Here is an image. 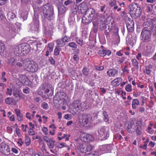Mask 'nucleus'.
Here are the masks:
<instances>
[{"label":"nucleus","mask_w":156,"mask_h":156,"mask_svg":"<svg viewBox=\"0 0 156 156\" xmlns=\"http://www.w3.org/2000/svg\"><path fill=\"white\" fill-rule=\"evenodd\" d=\"M23 63L24 69L32 73L36 72L38 70V66L37 63L34 61H30L28 59H24Z\"/></svg>","instance_id":"f257e3e1"},{"label":"nucleus","mask_w":156,"mask_h":156,"mask_svg":"<svg viewBox=\"0 0 156 156\" xmlns=\"http://www.w3.org/2000/svg\"><path fill=\"white\" fill-rule=\"evenodd\" d=\"M49 4L44 5L43 14L44 18L47 19L49 21L52 20L54 19V13L53 9L49 6Z\"/></svg>","instance_id":"f03ea898"},{"label":"nucleus","mask_w":156,"mask_h":156,"mask_svg":"<svg viewBox=\"0 0 156 156\" xmlns=\"http://www.w3.org/2000/svg\"><path fill=\"white\" fill-rule=\"evenodd\" d=\"M151 29L148 27H145L142 30L141 34V37L143 42L148 43L151 40Z\"/></svg>","instance_id":"7ed1b4c3"},{"label":"nucleus","mask_w":156,"mask_h":156,"mask_svg":"<svg viewBox=\"0 0 156 156\" xmlns=\"http://www.w3.org/2000/svg\"><path fill=\"white\" fill-rule=\"evenodd\" d=\"M77 149L81 153H86L91 150L92 147L90 144L84 142L78 144Z\"/></svg>","instance_id":"20e7f679"},{"label":"nucleus","mask_w":156,"mask_h":156,"mask_svg":"<svg viewBox=\"0 0 156 156\" xmlns=\"http://www.w3.org/2000/svg\"><path fill=\"white\" fill-rule=\"evenodd\" d=\"M109 128L107 127H104L99 128L98 133L100 136L103 140H105L109 136Z\"/></svg>","instance_id":"39448f33"},{"label":"nucleus","mask_w":156,"mask_h":156,"mask_svg":"<svg viewBox=\"0 0 156 156\" xmlns=\"http://www.w3.org/2000/svg\"><path fill=\"white\" fill-rule=\"evenodd\" d=\"M130 11L132 12L137 17H139L141 15V12L140 9L138 8L136 3H132L129 5Z\"/></svg>","instance_id":"423d86ee"},{"label":"nucleus","mask_w":156,"mask_h":156,"mask_svg":"<svg viewBox=\"0 0 156 156\" xmlns=\"http://www.w3.org/2000/svg\"><path fill=\"white\" fill-rule=\"evenodd\" d=\"M81 120L84 125H89L92 121V117L90 115L87 113L83 114L82 116Z\"/></svg>","instance_id":"0eeeda50"},{"label":"nucleus","mask_w":156,"mask_h":156,"mask_svg":"<svg viewBox=\"0 0 156 156\" xmlns=\"http://www.w3.org/2000/svg\"><path fill=\"white\" fill-rule=\"evenodd\" d=\"M31 31H37L39 28V22L38 17L35 16L34 17L32 22L30 26Z\"/></svg>","instance_id":"6e6552de"},{"label":"nucleus","mask_w":156,"mask_h":156,"mask_svg":"<svg viewBox=\"0 0 156 156\" xmlns=\"http://www.w3.org/2000/svg\"><path fill=\"white\" fill-rule=\"evenodd\" d=\"M41 89L44 91L45 93H48L50 91H52L53 88L52 86L47 83H43L41 85Z\"/></svg>","instance_id":"1a4fd4ad"},{"label":"nucleus","mask_w":156,"mask_h":156,"mask_svg":"<svg viewBox=\"0 0 156 156\" xmlns=\"http://www.w3.org/2000/svg\"><path fill=\"white\" fill-rule=\"evenodd\" d=\"M136 128L135 129V131L137 135L140 136L142 133V124L141 121L137 120L136 123Z\"/></svg>","instance_id":"9d476101"},{"label":"nucleus","mask_w":156,"mask_h":156,"mask_svg":"<svg viewBox=\"0 0 156 156\" xmlns=\"http://www.w3.org/2000/svg\"><path fill=\"white\" fill-rule=\"evenodd\" d=\"M21 45L23 55H25L28 54L30 51V45L24 43L21 44Z\"/></svg>","instance_id":"9b49d317"},{"label":"nucleus","mask_w":156,"mask_h":156,"mask_svg":"<svg viewBox=\"0 0 156 156\" xmlns=\"http://www.w3.org/2000/svg\"><path fill=\"white\" fill-rule=\"evenodd\" d=\"M1 147L3 154L7 155L10 154V150L8 145L5 143H2L1 145Z\"/></svg>","instance_id":"f8f14e48"},{"label":"nucleus","mask_w":156,"mask_h":156,"mask_svg":"<svg viewBox=\"0 0 156 156\" xmlns=\"http://www.w3.org/2000/svg\"><path fill=\"white\" fill-rule=\"evenodd\" d=\"M74 110L76 112H80V110L82 111V107L81 103L78 101H74L73 103Z\"/></svg>","instance_id":"ddd939ff"},{"label":"nucleus","mask_w":156,"mask_h":156,"mask_svg":"<svg viewBox=\"0 0 156 156\" xmlns=\"http://www.w3.org/2000/svg\"><path fill=\"white\" fill-rule=\"evenodd\" d=\"M136 127L134 122L133 121H131L127 127V130L129 133H133L135 131Z\"/></svg>","instance_id":"4468645a"},{"label":"nucleus","mask_w":156,"mask_h":156,"mask_svg":"<svg viewBox=\"0 0 156 156\" xmlns=\"http://www.w3.org/2000/svg\"><path fill=\"white\" fill-rule=\"evenodd\" d=\"M111 53L110 51L107 49H102L98 51V54L101 56H104L106 55H109L111 54Z\"/></svg>","instance_id":"2eb2a0df"},{"label":"nucleus","mask_w":156,"mask_h":156,"mask_svg":"<svg viewBox=\"0 0 156 156\" xmlns=\"http://www.w3.org/2000/svg\"><path fill=\"white\" fill-rule=\"evenodd\" d=\"M21 44L16 46L14 48V53L16 55H22V53L21 49Z\"/></svg>","instance_id":"dca6fc26"},{"label":"nucleus","mask_w":156,"mask_h":156,"mask_svg":"<svg viewBox=\"0 0 156 156\" xmlns=\"http://www.w3.org/2000/svg\"><path fill=\"white\" fill-rule=\"evenodd\" d=\"M122 80L121 78L118 77L111 82V84L114 87H117L119 85Z\"/></svg>","instance_id":"f3484780"},{"label":"nucleus","mask_w":156,"mask_h":156,"mask_svg":"<svg viewBox=\"0 0 156 156\" xmlns=\"http://www.w3.org/2000/svg\"><path fill=\"white\" fill-rule=\"evenodd\" d=\"M101 149L104 153H108L111 152L112 147L110 144H105L102 146Z\"/></svg>","instance_id":"a211bd4d"},{"label":"nucleus","mask_w":156,"mask_h":156,"mask_svg":"<svg viewBox=\"0 0 156 156\" xmlns=\"http://www.w3.org/2000/svg\"><path fill=\"white\" fill-rule=\"evenodd\" d=\"M117 70L115 69H112L107 72L108 75L110 77H114L118 73Z\"/></svg>","instance_id":"6ab92c4d"},{"label":"nucleus","mask_w":156,"mask_h":156,"mask_svg":"<svg viewBox=\"0 0 156 156\" xmlns=\"http://www.w3.org/2000/svg\"><path fill=\"white\" fill-rule=\"evenodd\" d=\"M15 112L16 115L17 119L19 121H21L23 120V115L20 110L16 109Z\"/></svg>","instance_id":"aec40b11"},{"label":"nucleus","mask_w":156,"mask_h":156,"mask_svg":"<svg viewBox=\"0 0 156 156\" xmlns=\"http://www.w3.org/2000/svg\"><path fill=\"white\" fill-rule=\"evenodd\" d=\"M92 20L91 18H90L88 16L87 18L83 16L82 18V22L84 24L87 25L91 22Z\"/></svg>","instance_id":"412c9836"},{"label":"nucleus","mask_w":156,"mask_h":156,"mask_svg":"<svg viewBox=\"0 0 156 156\" xmlns=\"http://www.w3.org/2000/svg\"><path fill=\"white\" fill-rule=\"evenodd\" d=\"M83 140L85 142H89L92 141L94 139V137L89 134H87L85 135L83 137Z\"/></svg>","instance_id":"4be33fe9"},{"label":"nucleus","mask_w":156,"mask_h":156,"mask_svg":"<svg viewBox=\"0 0 156 156\" xmlns=\"http://www.w3.org/2000/svg\"><path fill=\"white\" fill-rule=\"evenodd\" d=\"M58 13L60 14L64 13L66 11V8L64 5H61L58 7Z\"/></svg>","instance_id":"5701e85b"},{"label":"nucleus","mask_w":156,"mask_h":156,"mask_svg":"<svg viewBox=\"0 0 156 156\" xmlns=\"http://www.w3.org/2000/svg\"><path fill=\"white\" fill-rule=\"evenodd\" d=\"M134 22L133 21L130 22V24L129 23H127L126 24V27L128 31L129 32H131L133 31V30Z\"/></svg>","instance_id":"b1692460"},{"label":"nucleus","mask_w":156,"mask_h":156,"mask_svg":"<svg viewBox=\"0 0 156 156\" xmlns=\"http://www.w3.org/2000/svg\"><path fill=\"white\" fill-rule=\"evenodd\" d=\"M140 104V102L137 99H134L132 102V108L133 109H135L137 106Z\"/></svg>","instance_id":"393cba45"},{"label":"nucleus","mask_w":156,"mask_h":156,"mask_svg":"<svg viewBox=\"0 0 156 156\" xmlns=\"http://www.w3.org/2000/svg\"><path fill=\"white\" fill-rule=\"evenodd\" d=\"M82 107V111L84 109H87L90 107L89 103L87 101H84L81 103Z\"/></svg>","instance_id":"a878e982"},{"label":"nucleus","mask_w":156,"mask_h":156,"mask_svg":"<svg viewBox=\"0 0 156 156\" xmlns=\"http://www.w3.org/2000/svg\"><path fill=\"white\" fill-rule=\"evenodd\" d=\"M7 36L10 38L13 37L16 35V32L12 30H9V31H6Z\"/></svg>","instance_id":"bb28decb"},{"label":"nucleus","mask_w":156,"mask_h":156,"mask_svg":"<svg viewBox=\"0 0 156 156\" xmlns=\"http://www.w3.org/2000/svg\"><path fill=\"white\" fill-rule=\"evenodd\" d=\"M15 59L13 57H11L8 59L7 62L8 64L13 66L15 64Z\"/></svg>","instance_id":"cd10ccee"},{"label":"nucleus","mask_w":156,"mask_h":156,"mask_svg":"<svg viewBox=\"0 0 156 156\" xmlns=\"http://www.w3.org/2000/svg\"><path fill=\"white\" fill-rule=\"evenodd\" d=\"M79 7L80 8H82V9H83V11H82V13H84L86 12L87 10V7L86 2H82L80 4Z\"/></svg>","instance_id":"c85d7f7f"},{"label":"nucleus","mask_w":156,"mask_h":156,"mask_svg":"<svg viewBox=\"0 0 156 156\" xmlns=\"http://www.w3.org/2000/svg\"><path fill=\"white\" fill-rule=\"evenodd\" d=\"M56 42L57 46H58L63 47L65 45L64 41L62 38L58 39Z\"/></svg>","instance_id":"c756f323"},{"label":"nucleus","mask_w":156,"mask_h":156,"mask_svg":"<svg viewBox=\"0 0 156 156\" xmlns=\"http://www.w3.org/2000/svg\"><path fill=\"white\" fill-rule=\"evenodd\" d=\"M55 143V141L54 140H50L47 143V144L48 146V147L49 148L53 149L54 147V144Z\"/></svg>","instance_id":"7c9ffc66"},{"label":"nucleus","mask_w":156,"mask_h":156,"mask_svg":"<svg viewBox=\"0 0 156 156\" xmlns=\"http://www.w3.org/2000/svg\"><path fill=\"white\" fill-rule=\"evenodd\" d=\"M152 68V65H150L146 66L145 69L146 70V73L147 74L149 75L151 71V69Z\"/></svg>","instance_id":"2f4dec72"},{"label":"nucleus","mask_w":156,"mask_h":156,"mask_svg":"<svg viewBox=\"0 0 156 156\" xmlns=\"http://www.w3.org/2000/svg\"><path fill=\"white\" fill-rule=\"evenodd\" d=\"M131 62L132 65L135 68L138 69L139 68V66L138 65V62L137 60L135 59H132Z\"/></svg>","instance_id":"473e14b6"},{"label":"nucleus","mask_w":156,"mask_h":156,"mask_svg":"<svg viewBox=\"0 0 156 156\" xmlns=\"http://www.w3.org/2000/svg\"><path fill=\"white\" fill-rule=\"evenodd\" d=\"M54 47V44L52 43H49L48 44L47 46V50L50 52H51L53 50Z\"/></svg>","instance_id":"72a5a7b5"},{"label":"nucleus","mask_w":156,"mask_h":156,"mask_svg":"<svg viewBox=\"0 0 156 156\" xmlns=\"http://www.w3.org/2000/svg\"><path fill=\"white\" fill-rule=\"evenodd\" d=\"M27 77L25 75H20L19 78V80L23 84L25 80H26Z\"/></svg>","instance_id":"f704fd0d"},{"label":"nucleus","mask_w":156,"mask_h":156,"mask_svg":"<svg viewBox=\"0 0 156 156\" xmlns=\"http://www.w3.org/2000/svg\"><path fill=\"white\" fill-rule=\"evenodd\" d=\"M89 70L86 67H84L83 68L82 72L83 74L86 76H87L89 74Z\"/></svg>","instance_id":"c9c22d12"},{"label":"nucleus","mask_w":156,"mask_h":156,"mask_svg":"<svg viewBox=\"0 0 156 156\" xmlns=\"http://www.w3.org/2000/svg\"><path fill=\"white\" fill-rule=\"evenodd\" d=\"M14 101V100L11 98H7L5 100L6 104L10 105Z\"/></svg>","instance_id":"e433bc0d"},{"label":"nucleus","mask_w":156,"mask_h":156,"mask_svg":"<svg viewBox=\"0 0 156 156\" xmlns=\"http://www.w3.org/2000/svg\"><path fill=\"white\" fill-rule=\"evenodd\" d=\"M102 113L104 116L103 119L104 121L105 122H107L108 121V115L105 111H103Z\"/></svg>","instance_id":"4c0bfd02"},{"label":"nucleus","mask_w":156,"mask_h":156,"mask_svg":"<svg viewBox=\"0 0 156 156\" xmlns=\"http://www.w3.org/2000/svg\"><path fill=\"white\" fill-rule=\"evenodd\" d=\"M23 84L25 85L26 86H30L32 84V82L27 77V79H26V80H25L24 82H23Z\"/></svg>","instance_id":"58836bf2"},{"label":"nucleus","mask_w":156,"mask_h":156,"mask_svg":"<svg viewBox=\"0 0 156 156\" xmlns=\"http://www.w3.org/2000/svg\"><path fill=\"white\" fill-rule=\"evenodd\" d=\"M5 46L4 44L0 42V54L1 55L4 51Z\"/></svg>","instance_id":"ea45409f"},{"label":"nucleus","mask_w":156,"mask_h":156,"mask_svg":"<svg viewBox=\"0 0 156 156\" xmlns=\"http://www.w3.org/2000/svg\"><path fill=\"white\" fill-rule=\"evenodd\" d=\"M8 18V19H12L15 18V14L12 12H9L7 14Z\"/></svg>","instance_id":"a19ab883"},{"label":"nucleus","mask_w":156,"mask_h":156,"mask_svg":"<svg viewBox=\"0 0 156 156\" xmlns=\"http://www.w3.org/2000/svg\"><path fill=\"white\" fill-rule=\"evenodd\" d=\"M90 13L89 14L88 16L90 18H91V19L92 20L93 18V17L94 16V14L95 13V11L93 9H90Z\"/></svg>","instance_id":"79ce46f5"},{"label":"nucleus","mask_w":156,"mask_h":156,"mask_svg":"<svg viewBox=\"0 0 156 156\" xmlns=\"http://www.w3.org/2000/svg\"><path fill=\"white\" fill-rule=\"evenodd\" d=\"M125 89L127 92H131L132 90L131 85L129 84L126 85L125 86Z\"/></svg>","instance_id":"37998d69"},{"label":"nucleus","mask_w":156,"mask_h":156,"mask_svg":"<svg viewBox=\"0 0 156 156\" xmlns=\"http://www.w3.org/2000/svg\"><path fill=\"white\" fill-rule=\"evenodd\" d=\"M69 46L73 48V50H75L77 48V46L76 44L74 42H72L70 43H69L68 44Z\"/></svg>","instance_id":"c03bdc74"},{"label":"nucleus","mask_w":156,"mask_h":156,"mask_svg":"<svg viewBox=\"0 0 156 156\" xmlns=\"http://www.w3.org/2000/svg\"><path fill=\"white\" fill-rule=\"evenodd\" d=\"M6 73L5 72H3L2 73L1 80L3 82H5L7 79L5 77Z\"/></svg>","instance_id":"a18cd8bd"},{"label":"nucleus","mask_w":156,"mask_h":156,"mask_svg":"<svg viewBox=\"0 0 156 156\" xmlns=\"http://www.w3.org/2000/svg\"><path fill=\"white\" fill-rule=\"evenodd\" d=\"M76 41L77 43L82 46L83 44V40L81 38H77L76 39Z\"/></svg>","instance_id":"49530a36"},{"label":"nucleus","mask_w":156,"mask_h":156,"mask_svg":"<svg viewBox=\"0 0 156 156\" xmlns=\"http://www.w3.org/2000/svg\"><path fill=\"white\" fill-rule=\"evenodd\" d=\"M101 20L100 22L102 24H104L105 23V16L104 15H101L100 16Z\"/></svg>","instance_id":"de8ad7c7"},{"label":"nucleus","mask_w":156,"mask_h":156,"mask_svg":"<svg viewBox=\"0 0 156 156\" xmlns=\"http://www.w3.org/2000/svg\"><path fill=\"white\" fill-rule=\"evenodd\" d=\"M67 135L65 134H64L63 136L62 137H58V138L59 140H61L62 139L66 138V141H67L69 140V138L67 137Z\"/></svg>","instance_id":"09e8293b"},{"label":"nucleus","mask_w":156,"mask_h":156,"mask_svg":"<svg viewBox=\"0 0 156 156\" xmlns=\"http://www.w3.org/2000/svg\"><path fill=\"white\" fill-rule=\"evenodd\" d=\"M64 95H66V94H65V93L63 92H60L57 93L56 94V96L57 97H58V98H63L61 97V96H63Z\"/></svg>","instance_id":"8fccbe9b"},{"label":"nucleus","mask_w":156,"mask_h":156,"mask_svg":"<svg viewBox=\"0 0 156 156\" xmlns=\"http://www.w3.org/2000/svg\"><path fill=\"white\" fill-rule=\"evenodd\" d=\"M64 41V43L68 42L69 41V38L66 36H65L63 38H62Z\"/></svg>","instance_id":"3c124183"},{"label":"nucleus","mask_w":156,"mask_h":156,"mask_svg":"<svg viewBox=\"0 0 156 156\" xmlns=\"http://www.w3.org/2000/svg\"><path fill=\"white\" fill-rule=\"evenodd\" d=\"M59 49L58 48L55 47L54 51V54L55 55H58L59 54L60 51Z\"/></svg>","instance_id":"603ef678"},{"label":"nucleus","mask_w":156,"mask_h":156,"mask_svg":"<svg viewBox=\"0 0 156 156\" xmlns=\"http://www.w3.org/2000/svg\"><path fill=\"white\" fill-rule=\"evenodd\" d=\"M42 107L44 109H47L48 108V104L46 102H43L42 104Z\"/></svg>","instance_id":"864d4df0"},{"label":"nucleus","mask_w":156,"mask_h":156,"mask_svg":"<svg viewBox=\"0 0 156 156\" xmlns=\"http://www.w3.org/2000/svg\"><path fill=\"white\" fill-rule=\"evenodd\" d=\"M73 2L71 0H67L65 1L64 2V4L65 5L67 6L70 4H72Z\"/></svg>","instance_id":"5fc2aeb1"},{"label":"nucleus","mask_w":156,"mask_h":156,"mask_svg":"<svg viewBox=\"0 0 156 156\" xmlns=\"http://www.w3.org/2000/svg\"><path fill=\"white\" fill-rule=\"evenodd\" d=\"M116 0H113V1H112L109 3V5L111 7H113L114 5H116Z\"/></svg>","instance_id":"6e6d98bb"},{"label":"nucleus","mask_w":156,"mask_h":156,"mask_svg":"<svg viewBox=\"0 0 156 156\" xmlns=\"http://www.w3.org/2000/svg\"><path fill=\"white\" fill-rule=\"evenodd\" d=\"M23 66V64L21 62H16V67L21 68Z\"/></svg>","instance_id":"4d7b16f0"},{"label":"nucleus","mask_w":156,"mask_h":156,"mask_svg":"<svg viewBox=\"0 0 156 156\" xmlns=\"http://www.w3.org/2000/svg\"><path fill=\"white\" fill-rule=\"evenodd\" d=\"M25 96L24 94L22 93H19V96L17 98L18 99H23L25 98Z\"/></svg>","instance_id":"13d9d810"},{"label":"nucleus","mask_w":156,"mask_h":156,"mask_svg":"<svg viewBox=\"0 0 156 156\" xmlns=\"http://www.w3.org/2000/svg\"><path fill=\"white\" fill-rule=\"evenodd\" d=\"M140 99L142 102L141 105H144V101L146 100V98L144 96H141L140 97Z\"/></svg>","instance_id":"bf43d9fd"},{"label":"nucleus","mask_w":156,"mask_h":156,"mask_svg":"<svg viewBox=\"0 0 156 156\" xmlns=\"http://www.w3.org/2000/svg\"><path fill=\"white\" fill-rule=\"evenodd\" d=\"M19 92L18 91H14L13 92V95L15 98H16L17 99L19 96Z\"/></svg>","instance_id":"052dcab7"},{"label":"nucleus","mask_w":156,"mask_h":156,"mask_svg":"<svg viewBox=\"0 0 156 156\" xmlns=\"http://www.w3.org/2000/svg\"><path fill=\"white\" fill-rule=\"evenodd\" d=\"M90 156H98V154L97 152L92 151L90 154Z\"/></svg>","instance_id":"680f3d73"},{"label":"nucleus","mask_w":156,"mask_h":156,"mask_svg":"<svg viewBox=\"0 0 156 156\" xmlns=\"http://www.w3.org/2000/svg\"><path fill=\"white\" fill-rule=\"evenodd\" d=\"M33 129L30 128L29 130L28 131L30 135H34L35 134V132L33 130Z\"/></svg>","instance_id":"e2e57ef3"},{"label":"nucleus","mask_w":156,"mask_h":156,"mask_svg":"<svg viewBox=\"0 0 156 156\" xmlns=\"http://www.w3.org/2000/svg\"><path fill=\"white\" fill-rule=\"evenodd\" d=\"M96 69L98 70L101 71L104 69V67L102 66H97L96 67Z\"/></svg>","instance_id":"0e129e2a"},{"label":"nucleus","mask_w":156,"mask_h":156,"mask_svg":"<svg viewBox=\"0 0 156 156\" xmlns=\"http://www.w3.org/2000/svg\"><path fill=\"white\" fill-rule=\"evenodd\" d=\"M125 58L124 57H122L121 58H120L118 62L119 64H121L125 60Z\"/></svg>","instance_id":"69168bd1"},{"label":"nucleus","mask_w":156,"mask_h":156,"mask_svg":"<svg viewBox=\"0 0 156 156\" xmlns=\"http://www.w3.org/2000/svg\"><path fill=\"white\" fill-rule=\"evenodd\" d=\"M30 143V138H27L25 140V144L27 145H29Z\"/></svg>","instance_id":"338daca9"},{"label":"nucleus","mask_w":156,"mask_h":156,"mask_svg":"<svg viewBox=\"0 0 156 156\" xmlns=\"http://www.w3.org/2000/svg\"><path fill=\"white\" fill-rule=\"evenodd\" d=\"M23 92L25 94H29L30 93V89L28 88H25L23 89Z\"/></svg>","instance_id":"774afa93"}]
</instances>
